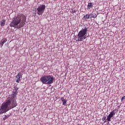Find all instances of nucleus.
Here are the masks:
<instances>
[{
  "label": "nucleus",
  "instance_id": "nucleus-1",
  "mask_svg": "<svg viewBox=\"0 0 125 125\" xmlns=\"http://www.w3.org/2000/svg\"><path fill=\"white\" fill-rule=\"evenodd\" d=\"M18 88L17 87H14L13 89V94L9 96L6 100L1 104L0 108V115L4 114L6 112H8L9 110L15 108L17 106V103L16 102V94L18 93Z\"/></svg>",
  "mask_w": 125,
  "mask_h": 125
},
{
  "label": "nucleus",
  "instance_id": "nucleus-2",
  "mask_svg": "<svg viewBox=\"0 0 125 125\" xmlns=\"http://www.w3.org/2000/svg\"><path fill=\"white\" fill-rule=\"evenodd\" d=\"M26 16L23 14H20L15 16L10 23V27L21 29L26 24Z\"/></svg>",
  "mask_w": 125,
  "mask_h": 125
},
{
  "label": "nucleus",
  "instance_id": "nucleus-3",
  "mask_svg": "<svg viewBox=\"0 0 125 125\" xmlns=\"http://www.w3.org/2000/svg\"><path fill=\"white\" fill-rule=\"evenodd\" d=\"M86 35H87V28L85 26L75 36V41L76 42H82L83 40H85L87 38Z\"/></svg>",
  "mask_w": 125,
  "mask_h": 125
},
{
  "label": "nucleus",
  "instance_id": "nucleus-4",
  "mask_svg": "<svg viewBox=\"0 0 125 125\" xmlns=\"http://www.w3.org/2000/svg\"><path fill=\"white\" fill-rule=\"evenodd\" d=\"M54 80V78L51 77V75H47V76L44 75L42 76L40 79L41 82H42V83H44V84H45L46 83H47L48 84H51V83H53Z\"/></svg>",
  "mask_w": 125,
  "mask_h": 125
},
{
  "label": "nucleus",
  "instance_id": "nucleus-5",
  "mask_svg": "<svg viewBox=\"0 0 125 125\" xmlns=\"http://www.w3.org/2000/svg\"><path fill=\"white\" fill-rule=\"evenodd\" d=\"M44 9H45V5H42L37 8V14L38 15H42L43 12H44Z\"/></svg>",
  "mask_w": 125,
  "mask_h": 125
},
{
  "label": "nucleus",
  "instance_id": "nucleus-6",
  "mask_svg": "<svg viewBox=\"0 0 125 125\" xmlns=\"http://www.w3.org/2000/svg\"><path fill=\"white\" fill-rule=\"evenodd\" d=\"M114 115H116V112H115V110H113L107 117L108 122H111V119L113 118Z\"/></svg>",
  "mask_w": 125,
  "mask_h": 125
},
{
  "label": "nucleus",
  "instance_id": "nucleus-7",
  "mask_svg": "<svg viewBox=\"0 0 125 125\" xmlns=\"http://www.w3.org/2000/svg\"><path fill=\"white\" fill-rule=\"evenodd\" d=\"M7 42V39L6 38H3L1 40V42H0V45L1 47H2L3 46V44L5 43L6 42Z\"/></svg>",
  "mask_w": 125,
  "mask_h": 125
},
{
  "label": "nucleus",
  "instance_id": "nucleus-8",
  "mask_svg": "<svg viewBox=\"0 0 125 125\" xmlns=\"http://www.w3.org/2000/svg\"><path fill=\"white\" fill-rule=\"evenodd\" d=\"M16 78V82L19 83L20 82V79H21V72H20L17 74Z\"/></svg>",
  "mask_w": 125,
  "mask_h": 125
},
{
  "label": "nucleus",
  "instance_id": "nucleus-9",
  "mask_svg": "<svg viewBox=\"0 0 125 125\" xmlns=\"http://www.w3.org/2000/svg\"><path fill=\"white\" fill-rule=\"evenodd\" d=\"M91 16H92V18H96V17H97L96 12H92V13L91 14Z\"/></svg>",
  "mask_w": 125,
  "mask_h": 125
},
{
  "label": "nucleus",
  "instance_id": "nucleus-10",
  "mask_svg": "<svg viewBox=\"0 0 125 125\" xmlns=\"http://www.w3.org/2000/svg\"><path fill=\"white\" fill-rule=\"evenodd\" d=\"M92 7H93V4L92 3V2L88 3L87 7V9H90V8H92Z\"/></svg>",
  "mask_w": 125,
  "mask_h": 125
},
{
  "label": "nucleus",
  "instance_id": "nucleus-11",
  "mask_svg": "<svg viewBox=\"0 0 125 125\" xmlns=\"http://www.w3.org/2000/svg\"><path fill=\"white\" fill-rule=\"evenodd\" d=\"M4 25H5V20L2 19L0 21V26H1V27H3Z\"/></svg>",
  "mask_w": 125,
  "mask_h": 125
},
{
  "label": "nucleus",
  "instance_id": "nucleus-12",
  "mask_svg": "<svg viewBox=\"0 0 125 125\" xmlns=\"http://www.w3.org/2000/svg\"><path fill=\"white\" fill-rule=\"evenodd\" d=\"M62 101V105H64V106H66V105H67V100L65 99Z\"/></svg>",
  "mask_w": 125,
  "mask_h": 125
},
{
  "label": "nucleus",
  "instance_id": "nucleus-13",
  "mask_svg": "<svg viewBox=\"0 0 125 125\" xmlns=\"http://www.w3.org/2000/svg\"><path fill=\"white\" fill-rule=\"evenodd\" d=\"M84 19H85V20H86V19H88V15H86L83 17Z\"/></svg>",
  "mask_w": 125,
  "mask_h": 125
},
{
  "label": "nucleus",
  "instance_id": "nucleus-14",
  "mask_svg": "<svg viewBox=\"0 0 125 125\" xmlns=\"http://www.w3.org/2000/svg\"><path fill=\"white\" fill-rule=\"evenodd\" d=\"M88 15V19H90L91 18H92V17L91 16V14H87Z\"/></svg>",
  "mask_w": 125,
  "mask_h": 125
},
{
  "label": "nucleus",
  "instance_id": "nucleus-15",
  "mask_svg": "<svg viewBox=\"0 0 125 125\" xmlns=\"http://www.w3.org/2000/svg\"><path fill=\"white\" fill-rule=\"evenodd\" d=\"M7 119V116L5 115L4 117L3 118V121H5V120Z\"/></svg>",
  "mask_w": 125,
  "mask_h": 125
},
{
  "label": "nucleus",
  "instance_id": "nucleus-16",
  "mask_svg": "<svg viewBox=\"0 0 125 125\" xmlns=\"http://www.w3.org/2000/svg\"><path fill=\"white\" fill-rule=\"evenodd\" d=\"M103 122H104V121H105V120H106V116L104 117L102 119Z\"/></svg>",
  "mask_w": 125,
  "mask_h": 125
},
{
  "label": "nucleus",
  "instance_id": "nucleus-17",
  "mask_svg": "<svg viewBox=\"0 0 125 125\" xmlns=\"http://www.w3.org/2000/svg\"><path fill=\"white\" fill-rule=\"evenodd\" d=\"M65 99L64 98V97H62L61 98V100L62 101H63L64 100H65Z\"/></svg>",
  "mask_w": 125,
  "mask_h": 125
},
{
  "label": "nucleus",
  "instance_id": "nucleus-18",
  "mask_svg": "<svg viewBox=\"0 0 125 125\" xmlns=\"http://www.w3.org/2000/svg\"><path fill=\"white\" fill-rule=\"evenodd\" d=\"M124 99H125V96L122 98L121 101H123L124 100Z\"/></svg>",
  "mask_w": 125,
  "mask_h": 125
},
{
  "label": "nucleus",
  "instance_id": "nucleus-19",
  "mask_svg": "<svg viewBox=\"0 0 125 125\" xmlns=\"http://www.w3.org/2000/svg\"><path fill=\"white\" fill-rule=\"evenodd\" d=\"M26 110H27V109L26 108H24V109H23V111H26Z\"/></svg>",
  "mask_w": 125,
  "mask_h": 125
}]
</instances>
